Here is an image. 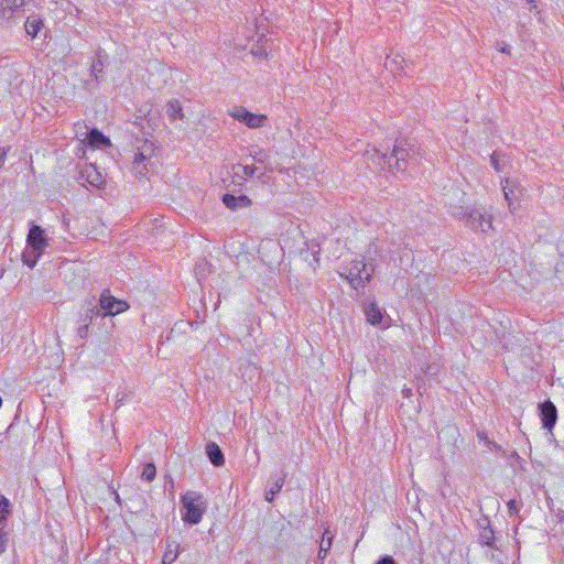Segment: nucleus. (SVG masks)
<instances>
[{"instance_id":"30","label":"nucleus","mask_w":564,"mask_h":564,"mask_svg":"<svg viewBox=\"0 0 564 564\" xmlns=\"http://www.w3.org/2000/svg\"><path fill=\"white\" fill-rule=\"evenodd\" d=\"M89 325L90 324H86V323H80V326L77 328V335L84 339L88 336L89 334Z\"/></svg>"},{"instance_id":"23","label":"nucleus","mask_w":564,"mask_h":564,"mask_svg":"<svg viewBox=\"0 0 564 564\" xmlns=\"http://www.w3.org/2000/svg\"><path fill=\"white\" fill-rule=\"evenodd\" d=\"M178 547H180V545L177 542L167 541L166 549H165V552L162 557L164 563L172 564L173 562L176 561V558L178 556Z\"/></svg>"},{"instance_id":"25","label":"nucleus","mask_w":564,"mask_h":564,"mask_svg":"<svg viewBox=\"0 0 564 564\" xmlns=\"http://www.w3.org/2000/svg\"><path fill=\"white\" fill-rule=\"evenodd\" d=\"M10 507H11L10 501L6 497L1 496L0 497V528L6 527L7 518L11 512Z\"/></svg>"},{"instance_id":"2","label":"nucleus","mask_w":564,"mask_h":564,"mask_svg":"<svg viewBox=\"0 0 564 564\" xmlns=\"http://www.w3.org/2000/svg\"><path fill=\"white\" fill-rule=\"evenodd\" d=\"M155 153L154 143L149 140H138L131 171L135 176H145L153 166L152 158Z\"/></svg>"},{"instance_id":"7","label":"nucleus","mask_w":564,"mask_h":564,"mask_svg":"<svg viewBox=\"0 0 564 564\" xmlns=\"http://www.w3.org/2000/svg\"><path fill=\"white\" fill-rule=\"evenodd\" d=\"M387 153H381L376 147L367 145L361 154V162L371 171L387 170Z\"/></svg>"},{"instance_id":"11","label":"nucleus","mask_w":564,"mask_h":564,"mask_svg":"<svg viewBox=\"0 0 564 564\" xmlns=\"http://www.w3.org/2000/svg\"><path fill=\"white\" fill-rule=\"evenodd\" d=\"M405 67V59L404 57L399 53H390L387 54L386 62H384V68L392 73L394 76L399 75L403 72Z\"/></svg>"},{"instance_id":"32","label":"nucleus","mask_w":564,"mask_h":564,"mask_svg":"<svg viewBox=\"0 0 564 564\" xmlns=\"http://www.w3.org/2000/svg\"><path fill=\"white\" fill-rule=\"evenodd\" d=\"M490 163H491L492 167H494L497 172H501V169H500V164H499V160H498V154H497V152H494V153L490 155Z\"/></svg>"},{"instance_id":"22","label":"nucleus","mask_w":564,"mask_h":564,"mask_svg":"<svg viewBox=\"0 0 564 564\" xmlns=\"http://www.w3.org/2000/svg\"><path fill=\"white\" fill-rule=\"evenodd\" d=\"M88 143L91 147L99 148L101 145H109L110 141L107 137H105L98 129L94 128L87 134Z\"/></svg>"},{"instance_id":"15","label":"nucleus","mask_w":564,"mask_h":564,"mask_svg":"<svg viewBox=\"0 0 564 564\" xmlns=\"http://www.w3.org/2000/svg\"><path fill=\"white\" fill-rule=\"evenodd\" d=\"M223 203L227 208L236 210L238 208L249 207L252 202L247 195L235 196L232 194H225L223 196Z\"/></svg>"},{"instance_id":"39","label":"nucleus","mask_w":564,"mask_h":564,"mask_svg":"<svg viewBox=\"0 0 564 564\" xmlns=\"http://www.w3.org/2000/svg\"><path fill=\"white\" fill-rule=\"evenodd\" d=\"M402 393H403L404 397H410L411 395V389H403Z\"/></svg>"},{"instance_id":"34","label":"nucleus","mask_w":564,"mask_h":564,"mask_svg":"<svg viewBox=\"0 0 564 564\" xmlns=\"http://www.w3.org/2000/svg\"><path fill=\"white\" fill-rule=\"evenodd\" d=\"M377 564H397L392 556L386 555L381 557Z\"/></svg>"},{"instance_id":"31","label":"nucleus","mask_w":564,"mask_h":564,"mask_svg":"<svg viewBox=\"0 0 564 564\" xmlns=\"http://www.w3.org/2000/svg\"><path fill=\"white\" fill-rule=\"evenodd\" d=\"M4 528H0V554L6 551L7 533L3 531Z\"/></svg>"},{"instance_id":"36","label":"nucleus","mask_w":564,"mask_h":564,"mask_svg":"<svg viewBox=\"0 0 564 564\" xmlns=\"http://www.w3.org/2000/svg\"><path fill=\"white\" fill-rule=\"evenodd\" d=\"M477 437L484 442L485 445L491 444V441L488 438L487 434L482 431L477 432Z\"/></svg>"},{"instance_id":"12","label":"nucleus","mask_w":564,"mask_h":564,"mask_svg":"<svg viewBox=\"0 0 564 564\" xmlns=\"http://www.w3.org/2000/svg\"><path fill=\"white\" fill-rule=\"evenodd\" d=\"M82 177L85 180V182L96 188H100L105 183L102 174L96 169L95 165L85 166L82 171Z\"/></svg>"},{"instance_id":"40","label":"nucleus","mask_w":564,"mask_h":564,"mask_svg":"<svg viewBox=\"0 0 564 564\" xmlns=\"http://www.w3.org/2000/svg\"><path fill=\"white\" fill-rule=\"evenodd\" d=\"M350 274H351V272H349L348 274H345V279H346L349 283H352V278H350Z\"/></svg>"},{"instance_id":"14","label":"nucleus","mask_w":564,"mask_h":564,"mask_svg":"<svg viewBox=\"0 0 564 564\" xmlns=\"http://www.w3.org/2000/svg\"><path fill=\"white\" fill-rule=\"evenodd\" d=\"M28 0H2L0 6V15L3 20L10 21L14 12L22 8Z\"/></svg>"},{"instance_id":"28","label":"nucleus","mask_w":564,"mask_h":564,"mask_svg":"<svg viewBox=\"0 0 564 564\" xmlns=\"http://www.w3.org/2000/svg\"><path fill=\"white\" fill-rule=\"evenodd\" d=\"M480 542L488 545V546H492L494 545V540H495V534H494V530L491 528H484V530L481 531L480 533Z\"/></svg>"},{"instance_id":"37","label":"nucleus","mask_w":564,"mask_h":564,"mask_svg":"<svg viewBox=\"0 0 564 564\" xmlns=\"http://www.w3.org/2000/svg\"><path fill=\"white\" fill-rule=\"evenodd\" d=\"M486 446L492 451L505 453L501 445L497 444L496 442L491 441V444H487Z\"/></svg>"},{"instance_id":"41","label":"nucleus","mask_w":564,"mask_h":564,"mask_svg":"<svg viewBox=\"0 0 564 564\" xmlns=\"http://www.w3.org/2000/svg\"><path fill=\"white\" fill-rule=\"evenodd\" d=\"M527 2H529V3H533V2H534V0H527Z\"/></svg>"},{"instance_id":"6","label":"nucleus","mask_w":564,"mask_h":564,"mask_svg":"<svg viewBox=\"0 0 564 564\" xmlns=\"http://www.w3.org/2000/svg\"><path fill=\"white\" fill-rule=\"evenodd\" d=\"M464 215L466 218V225L469 226L475 231L486 232L488 229L492 228V218L487 212L481 209H471L468 213H458L455 216Z\"/></svg>"},{"instance_id":"4","label":"nucleus","mask_w":564,"mask_h":564,"mask_svg":"<svg viewBox=\"0 0 564 564\" xmlns=\"http://www.w3.org/2000/svg\"><path fill=\"white\" fill-rule=\"evenodd\" d=\"M409 158L410 152L405 148V141H395L392 152L388 155L387 159V171L392 174L404 172Z\"/></svg>"},{"instance_id":"26","label":"nucleus","mask_w":564,"mask_h":564,"mask_svg":"<svg viewBox=\"0 0 564 564\" xmlns=\"http://www.w3.org/2000/svg\"><path fill=\"white\" fill-rule=\"evenodd\" d=\"M327 534H328V531H325V533L323 534L321 545H319V551H318V560H323L326 556L328 550L330 549L332 536H326Z\"/></svg>"},{"instance_id":"33","label":"nucleus","mask_w":564,"mask_h":564,"mask_svg":"<svg viewBox=\"0 0 564 564\" xmlns=\"http://www.w3.org/2000/svg\"><path fill=\"white\" fill-rule=\"evenodd\" d=\"M508 509L511 514L517 513L519 511L518 502L516 500H510L508 502Z\"/></svg>"},{"instance_id":"27","label":"nucleus","mask_w":564,"mask_h":564,"mask_svg":"<svg viewBox=\"0 0 564 564\" xmlns=\"http://www.w3.org/2000/svg\"><path fill=\"white\" fill-rule=\"evenodd\" d=\"M155 475H156V468H155L154 464H152V463L145 464L143 467V471L141 474V478L148 482H151L152 480H154Z\"/></svg>"},{"instance_id":"19","label":"nucleus","mask_w":564,"mask_h":564,"mask_svg":"<svg viewBox=\"0 0 564 564\" xmlns=\"http://www.w3.org/2000/svg\"><path fill=\"white\" fill-rule=\"evenodd\" d=\"M108 62V54L101 50L98 48L96 51L95 57L93 59L91 64V74L95 76L96 79H98L99 74L104 72V67Z\"/></svg>"},{"instance_id":"29","label":"nucleus","mask_w":564,"mask_h":564,"mask_svg":"<svg viewBox=\"0 0 564 564\" xmlns=\"http://www.w3.org/2000/svg\"><path fill=\"white\" fill-rule=\"evenodd\" d=\"M238 170H240L242 172V177L243 178H251L254 176L256 174V171L257 169L254 166H250V165H238L237 166Z\"/></svg>"},{"instance_id":"21","label":"nucleus","mask_w":564,"mask_h":564,"mask_svg":"<svg viewBox=\"0 0 564 564\" xmlns=\"http://www.w3.org/2000/svg\"><path fill=\"white\" fill-rule=\"evenodd\" d=\"M166 115L170 118V120H172V121L182 119L184 117L183 108H182L181 101L178 99H172L167 102Z\"/></svg>"},{"instance_id":"24","label":"nucleus","mask_w":564,"mask_h":564,"mask_svg":"<svg viewBox=\"0 0 564 564\" xmlns=\"http://www.w3.org/2000/svg\"><path fill=\"white\" fill-rule=\"evenodd\" d=\"M285 481V475H282L281 477H278L271 485L270 489L265 491V500L268 502H272L274 499V496L281 491L283 485Z\"/></svg>"},{"instance_id":"8","label":"nucleus","mask_w":564,"mask_h":564,"mask_svg":"<svg viewBox=\"0 0 564 564\" xmlns=\"http://www.w3.org/2000/svg\"><path fill=\"white\" fill-rule=\"evenodd\" d=\"M230 117L235 120L245 123L247 127L251 129L261 128L264 126V122L268 120L265 115H258L248 111L245 107H235L230 112Z\"/></svg>"},{"instance_id":"3","label":"nucleus","mask_w":564,"mask_h":564,"mask_svg":"<svg viewBox=\"0 0 564 564\" xmlns=\"http://www.w3.org/2000/svg\"><path fill=\"white\" fill-rule=\"evenodd\" d=\"M26 242L33 249L35 256L33 258H30L28 252L24 251L22 254V259L24 264H26L30 268H33L35 267L40 257L43 254L46 247L48 246L47 237L42 227L33 225L29 230Z\"/></svg>"},{"instance_id":"35","label":"nucleus","mask_w":564,"mask_h":564,"mask_svg":"<svg viewBox=\"0 0 564 564\" xmlns=\"http://www.w3.org/2000/svg\"><path fill=\"white\" fill-rule=\"evenodd\" d=\"M497 50L505 54H510V47L506 43H497Z\"/></svg>"},{"instance_id":"18","label":"nucleus","mask_w":564,"mask_h":564,"mask_svg":"<svg viewBox=\"0 0 564 564\" xmlns=\"http://www.w3.org/2000/svg\"><path fill=\"white\" fill-rule=\"evenodd\" d=\"M362 268L359 269L355 265V269L358 270L357 276L355 275V282L358 280V284H361L362 286L365 283L369 282L371 279V275L375 271V265L372 263V260L365 261V258L361 261Z\"/></svg>"},{"instance_id":"13","label":"nucleus","mask_w":564,"mask_h":564,"mask_svg":"<svg viewBox=\"0 0 564 564\" xmlns=\"http://www.w3.org/2000/svg\"><path fill=\"white\" fill-rule=\"evenodd\" d=\"M98 316L102 315L100 308L98 307L97 301L95 297H93L86 302V306L79 315V323L91 324L93 321Z\"/></svg>"},{"instance_id":"1","label":"nucleus","mask_w":564,"mask_h":564,"mask_svg":"<svg viewBox=\"0 0 564 564\" xmlns=\"http://www.w3.org/2000/svg\"><path fill=\"white\" fill-rule=\"evenodd\" d=\"M181 502L185 509L183 521L188 524H198L208 507L204 496L200 492L188 490L181 496Z\"/></svg>"},{"instance_id":"38","label":"nucleus","mask_w":564,"mask_h":564,"mask_svg":"<svg viewBox=\"0 0 564 564\" xmlns=\"http://www.w3.org/2000/svg\"><path fill=\"white\" fill-rule=\"evenodd\" d=\"M7 158V150L3 148H0V167L4 164Z\"/></svg>"},{"instance_id":"10","label":"nucleus","mask_w":564,"mask_h":564,"mask_svg":"<svg viewBox=\"0 0 564 564\" xmlns=\"http://www.w3.org/2000/svg\"><path fill=\"white\" fill-rule=\"evenodd\" d=\"M366 319L371 325H378L382 321V313L378 304L372 300H367L362 304Z\"/></svg>"},{"instance_id":"9","label":"nucleus","mask_w":564,"mask_h":564,"mask_svg":"<svg viewBox=\"0 0 564 564\" xmlns=\"http://www.w3.org/2000/svg\"><path fill=\"white\" fill-rule=\"evenodd\" d=\"M543 427L551 431L556 423L557 410L551 401L540 404Z\"/></svg>"},{"instance_id":"20","label":"nucleus","mask_w":564,"mask_h":564,"mask_svg":"<svg viewBox=\"0 0 564 564\" xmlns=\"http://www.w3.org/2000/svg\"><path fill=\"white\" fill-rule=\"evenodd\" d=\"M43 21L35 15H31L25 21V32L32 39H34L43 28Z\"/></svg>"},{"instance_id":"17","label":"nucleus","mask_w":564,"mask_h":564,"mask_svg":"<svg viewBox=\"0 0 564 564\" xmlns=\"http://www.w3.org/2000/svg\"><path fill=\"white\" fill-rule=\"evenodd\" d=\"M206 454L215 467H220L225 464V456L215 442H208L206 444Z\"/></svg>"},{"instance_id":"16","label":"nucleus","mask_w":564,"mask_h":564,"mask_svg":"<svg viewBox=\"0 0 564 564\" xmlns=\"http://www.w3.org/2000/svg\"><path fill=\"white\" fill-rule=\"evenodd\" d=\"M501 185H502L505 198L508 202L509 208L511 209L513 200H516L518 198V194L522 193V188L509 178H506L501 183Z\"/></svg>"},{"instance_id":"5","label":"nucleus","mask_w":564,"mask_h":564,"mask_svg":"<svg viewBox=\"0 0 564 564\" xmlns=\"http://www.w3.org/2000/svg\"><path fill=\"white\" fill-rule=\"evenodd\" d=\"M97 304L104 317L120 314L129 308L127 302L118 300L115 296H112L108 289H105L101 292L100 299L97 302Z\"/></svg>"}]
</instances>
